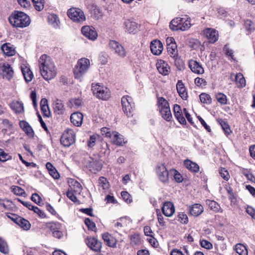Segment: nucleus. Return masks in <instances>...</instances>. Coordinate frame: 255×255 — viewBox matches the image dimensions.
I'll return each mask as SVG.
<instances>
[{
    "instance_id": "1",
    "label": "nucleus",
    "mask_w": 255,
    "mask_h": 255,
    "mask_svg": "<svg viewBox=\"0 0 255 255\" xmlns=\"http://www.w3.org/2000/svg\"><path fill=\"white\" fill-rule=\"evenodd\" d=\"M38 66L42 77L46 81L53 79L57 74V70L51 58L47 54H42L38 59Z\"/></svg>"
},
{
    "instance_id": "2",
    "label": "nucleus",
    "mask_w": 255,
    "mask_h": 255,
    "mask_svg": "<svg viewBox=\"0 0 255 255\" xmlns=\"http://www.w3.org/2000/svg\"><path fill=\"white\" fill-rule=\"evenodd\" d=\"M156 106L161 117L167 122H170L172 118L169 103L163 97L156 96Z\"/></svg>"
},
{
    "instance_id": "3",
    "label": "nucleus",
    "mask_w": 255,
    "mask_h": 255,
    "mask_svg": "<svg viewBox=\"0 0 255 255\" xmlns=\"http://www.w3.org/2000/svg\"><path fill=\"white\" fill-rule=\"evenodd\" d=\"M91 89L94 95L99 99L107 101L111 97L110 90L99 83H93Z\"/></svg>"
},
{
    "instance_id": "4",
    "label": "nucleus",
    "mask_w": 255,
    "mask_h": 255,
    "mask_svg": "<svg viewBox=\"0 0 255 255\" xmlns=\"http://www.w3.org/2000/svg\"><path fill=\"white\" fill-rule=\"evenodd\" d=\"M191 25L190 21L188 20V18L185 19L181 17H176L170 22L169 27L173 31L178 30L184 31L189 28Z\"/></svg>"
},
{
    "instance_id": "5",
    "label": "nucleus",
    "mask_w": 255,
    "mask_h": 255,
    "mask_svg": "<svg viewBox=\"0 0 255 255\" xmlns=\"http://www.w3.org/2000/svg\"><path fill=\"white\" fill-rule=\"evenodd\" d=\"M121 104L123 111L127 117H132L134 108L132 98L128 95L124 96L121 99Z\"/></svg>"
},
{
    "instance_id": "6",
    "label": "nucleus",
    "mask_w": 255,
    "mask_h": 255,
    "mask_svg": "<svg viewBox=\"0 0 255 255\" xmlns=\"http://www.w3.org/2000/svg\"><path fill=\"white\" fill-rule=\"evenodd\" d=\"M155 171L158 179L163 183H168L169 181L168 171L164 164L160 163L155 167Z\"/></svg>"
},
{
    "instance_id": "7",
    "label": "nucleus",
    "mask_w": 255,
    "mask_h": 255,
    "mask_svg": "<svg viewBox=\"0 0 255 255\" xmlns=\"http://www.w3.org/2000/svg\"><path fill=\"white\" fill-rule=\"evenodd\" d=\"M75 141V134L72 129L65 130L60 138L61 144L65 147H69Z\"/></svg>"
},
{
    "instance_id": "8",
    "label": "nucleus",
    "mask_w": 255,
    "mask_h": 255,
    "mask_svg": "<svg viewBox=\"0 0 255 255\" xmlns=\"http://www.w3.org/2000/svg\"><path fill=\"white\" fill-rule=\"evenodd\" d=\"M10 24L16 27H24L29 25L30 17H8Z\"/></svg>"
},
{
    "instance_id": "9",
    "label": "nucleus",
    "mask_w": 255,
    "mask_h": 255,
    "mask_svg": "<svg viewBox=\"0 0 255 255\" xmlns=\"http://www.w3.org/2000/svg\"><path fill=\"white\" fill-rule=\"evenodd\" d=\"M85 242L87 246L94 252H101L102 243L96 238L88 236L85 239Z\"/></svg>"
},
{
    "instance_id": "10",
    "label": "nucleus",
    "mask_w": 255,
    "mask_h": 255,
    "mask_svg": "<svg viewBox=\"0 0 255 255\" xmlns=\"http://www.w3.org/2000/svg\"><path fill=\"white\" fill-rule=\"evenodd\" d=\"M168 54L172 58L179 55L177 46L173 37H168L166 40Z\"/></svg>"
},
{
    "instance_id": "11",
    "label": "nucleus",
    "mask_w": 255,
    "mask_h": 255,
    "mask_svg": "<svg viewBox=\"0 0 255 255\" xmlns=\"http://www.w3.org/2000/svg\"><path fill=\"white\" fill-rule=\"evenodd\" d=\"M101 238L107 246L112 248H117L118 241L112 234L105 232L101 235Z\"/></svg>"
},
{
    "instance_id": "12",
    "label": "nucleus",
    "mask_w": 255,
    "mask_h": 255,
    "mask_svg": "<svg viewBox=\"0 0 255 255\" xmlns=\"http://www.w3.org/2000/svg\"><path fill=\"white\" fill-rule=\"evenodd\" d=\"M0 74L3 78L10 80L13 77L14 71L10 64L7 63H3L0 66Z\"/></svg>"
},
{
    "instance_id": "13",
    "label": "nucleus",
    "mask_w": 255,
    "mask_h": 255,
    "mask_svg": "<svg viewBox=\"0 0 255 255\" xmlns=\"http://www.w3.org/2000/svg\"><path fill=\"white\" fill-rule=\"evenodd\" d=\"M109 46L115 53L121 57L124 58L126 56V51L124 47L116 40H110Z\"/></svg>"
},
{
    "instance_id": "14",
    "label": "nucleus",
    "mask_w": 255,
    "mask_h": 255,
    "mask_svg": "<svg viewBox=\"0 0 255 255\" xmlns=\"http://www.w3.org/2000/svg\"><path fill=\"white\" fill-rule=\"evenodd\" d=\"M203 34L209 43H214L218 40V33L215 29L206 28L203 30Z\"/></svg>"
},
{
    "instance_id": "15",
    "label": "nucleus",
    "mask_w": 255,
    "mask_h": 255,
    "mask_svg": "<svg viewBox=\"0 0 255 255\" xmlns=\"http://www.w3.org/2000/svg\"><path fill=\"white\" fill-rule=\"evenodd\" d=\"M61 225L57 222H50L46 224V227L52 232V235L55 238L59 239L63 236V234L60 230Z\"/></svg>"
},
{
    "instance_id": "16",
    "label": "nucleus",
    "mask_w": 255,
    "mask_h": 255,
    "mask_svg": "<svg viewBox=\"0 0 255 255\" xmlns=\"http://www.w3.org/2000/svg\"><path fill=\"white\" fill-rule=\"evenodd\" d=\"M82 33L89 39L95 40L98 37V33L93 26H84L81 29Z\"/></svg>"
},
{
    "instance_id": "17",
    "label": "nucleus",
    "mask_w": 255,
    "mask_h": 255,
    "mask_svg": "<svg viewBox=\"0 0 255 255\" xmlns=\"http://www.w3.org/2000/svg\"><path fill=\"white\" fill-rule=\"evenodd\" d=\"M189 68L191 71L196 74L201 75L204 73V69L202 64L194 59H190L188 62Z\"/></svg>"
},
{
    "instance_id": "18",
    "label": "nucleus",
    "mask_w": 255,
    "mask_h": 255,
    "mask_svg": "<svg viewBox=\"0 0 255 255\" xmlns=\"http://www.w3.org/2000/svg\"><path fill=\"white\" fill-rule=\"evenodd\" d=\"M150 48L153 55H159L163 50V46L161 41L158 39H154L151 41Z\"/></svg>"
},
{
    "instance_id": "19",
    "label": "nucleus",
    "mask_w": 255,
    "mask_h": 255,
    "mask_svg": "<svg viewBox=\"0 0 255 255\" xmlns=\"http://www.w3.org/2000/svg\"><path fill=\"white\" fill-rule=\"evenodd\" d=\"M161 211L163 214L167 217H171L175 213V207L172 202L165 201L161 207Z\"/></svg>"
},
{
    "instance_id": "20",
    "label": "nucleus",
    "mask_w": 255,
    "mask_h": 255,
    "mask_svg": "<svg viewBox=\"0 0 255 255\" xmlns=\"http://www.w3.org/2000/svg\"><path fill=\"white\" fill-rule=\"evenodd\" d=\"M174 115L178 122L182 125H186L187 123L183 115V112L180 105L175 104L173 107Z\"/></svg>"
},
{
    "instance_id": "21",
    "label": "nucleus",
    "mask_w": 255,
    "mask_h": 255,
    "mask_svg": "<svg viewBox=\"0 0 255 255\" xmlns=\"http://www.w3.org/2000/svg\"><path fill=\"white\" fill-rule=\"evenodd\" d=\"M0 48L3 54L8 57L14 56L16 52L15 47L10 43L2 44Z\"/></svg>"
},
{
    "instance_id": "22",
    "label": "nucleus",
    "mask_w": 255,
    "mask_h": 255,
    "mask_svg": "<svg viewBox=\"0 0 255 255\" xmlns=\"http://www.w3.org/2000/svg\"><path fill=\"white\" fill-rule=\"evenodd\" d=\"M124 28L129 33H135L138 29V24L130 19H126L124 23Z\"/></svg>"
},
{
    "instance_id": "23",
    "label": "nucleus",
    "mask_w": 255,
    "mask_h": 255,
    "mask_svg": "<svg viewBox=\"0 0 255 255\" xmlns=\"http://www.w3.org/2000/svg\"><path fill=\"white\" fill-rule=\"evenodd\" d=\"M156 67L159 73L163 75H168L170 72V67L165 61L159 60L156 63Z\"/></svg>"
},
{
    "instance_id": "24",
    "label": "nucleus",
    "mask_w": 255,
    "mask_h": 255,
    "mask_svg": "<svg viewBox=\"0 0 255 255\" xmlns=\"http://www.w3.org/2000/svg\"><path fill=\"white\" fill-rule=\"evenodd\" d=\"M204 211V208L200 204L195 203L189 207V214L194 217H198Z\"/></svg>"
},
{
    "instance_id": "25",
    "label": "nucleus",
    "mask_w": 255,
    "mask_h": 255,
    "mask_svg": "<svg viewBox=\"0 0 255 255\" xmlns=\"http://www.w3.org/2000/svg\"><path fill=\"white\" fill-rule=\"evenodd\" d=\"M177 91L180 97L184 100H186L188 97L186 88L182 81L180 80L176 84Z\"/></svg>"
},
{
    "instance_id": "26",
    "label": "nucleus",
    "mask_w": 255,
    "mask_h": 255,
    "mask_svg": "<svg viewBox=\"0 0 255 255\" xmlns=\"http://www.w3.org/2000/svg\"><path fill=\"white\" fill-rule=\"evenodd\" d=\"M19 125L28 136L30 138H33L34 136V130L27 122L21 121L19 122Z\"/></svg>"
},
{
    "instance_id": "27",
    "label": "nucleus",
    "mask_w": 255,
    "mask_h": 255,
    "mask_svg": "<svg viewBox=\"0 0 255 255\" xmlns=\"http://www.w3.org/2000/svg\"><path fill=\"white\" fill-rule=\"evenodd\" d=\"M184 165L189 171L194 173H198L200 169L197 163L188 159L184 161Z\"/></svg>"
},
{
    "instance_id": "28",
    "label": "nucleus",
    "mask_w": 255,
    "mask_h": 255,
    "mask_svg": "<svg viewBox=\"0 0 255 255\" xmlns=\"http://www.w3.org/2000/svg\"><path fill=\"white\" fill-rule=\"evenodd\" d=\"M9 107L15 114L23 113L24 111L23 104L21 102L13 101L10 104Z\"/></svg>"
},
{
    "instance_id": "29",
    "label": "nucleus",
    "mask_w": 255,
    "mask_h": 255,
    "mask_svg": "<svg viewBox=\"0 0 255 255\" xmlns=\"http://www.w3.org/2000/svg\"><path fill=\"white\" fill-rule=\"evenodd\" d=\"M21 69L25 82L29 83L31 81L33 78V74L30 68L24 65L21 67Z\"/></svg>"
},
{
    "instance_id": "30",
    "label": "nucleus",
    "mask_w": 255,
    "mask_h": 255,
    "mask_svg": "<svg viewBox=\"0 0 255 255\" xmlns=\"http://www.w3.org/2000/svg\"><path fill=\"white\" fill-rule=\"evenodd\" d=\"M98 150L100 155H108L110 153V149L108 144L105 141H101L98 145Z\"/></svg>"
},
{
    "instance_id": "31",
    "label": "nucleus",
    "mask_w": 255,
    "mask_h": 255,
    "mask_svg": "<svg viewBox=\"0 0 255 255\" xmlns=\"http://www.w3.org/2000/svg\"><path fill=\"white\" fill-rule=\"evenodd\" d=\"M206 204L208 206L209 208L215 213L223 212L220 204L214 200L207 199L206 201Z\"/></svg>"
},
{
    "instance_id": "32",
    "label": "nucleus",
    "mask_w": 255,
    "mask_h": 255,
    "mask_svg": "<svg viewBox=\"0 0 255 255\" xmlns=\"http://www.w3.org/2000/svg\"><path fill=\"white\" fill-rule=\"evenodd\" d=\"M46 168L47 169L49 174L54 179H58L60 178V174L56 168L49 162L46 164Z\"/></svg>"
},
{
    "instance_id": "33",
    "label": "nucleus",
    "mask_w": 255,
    "mask_h": 255,
    "mask_svg": "<svg viewBox=\"0 0 255 255\" xmlns=\"http://www.w3.org/2000/svg\"><path fill=\"white\" fill-rule=\"evenodd\" d=\"M15 220L16 221V224L24 230H29L31 228L30 222L22 217L20 216L19 218Z\"/></svg>"
},
{
    "instance_id": "34",
    "label": "nucleus",
    "mask_w": 255,
    "mask_h": 255,
    "mask_svg": "<svg viewBox=\"0 0 255 255\" xmlns=\"http://www.w3.org/2000/svg\"><path fill=\"white\" fill-rule=\"evenodd\" d=\"M103 167V164L100 160H94L92 161V164H90L88 169L89 170L96 174L97 172L100 171Z\"/></svg>"
},
{
    "instance_id": "35",
    "label": "nucleus",
    "mask_w": 255,
    "mask_h": 255,
    "mask_svg": "<svg viewBox=\"0 0 255 255\" xmlns=\"http://www.w3.org/2000/svg\"><path fill=\"white\" fill-rule=\"evenodd\" d=\"M54 112L58 115H62L65 112V108L62 101L57 99L54 103L53 107Z\"/></svg>"
},
{
    "instance_id": "36",
    "label": "nucleus",
    "mask_w": 255,
    "mask_h": 255,
    "mask_svg": "<svg viewBox=\"0 0 255 255\" xmlns=\"http://www.w3.org/2000/svg\"><path fill=\"white\" fill-rule=\"evenodd\" d=\"M113 143L117 146H123L127 141H125L123 136L117 131L113 132Z\"/></svg>"
},
{
    "instance_id": "37",
    "label": "nucleus",
    "mask_w": 255,
    "mask_h": 255,
    "mask_svg": "<svg viewBox=\"0 0 255 255\" xmlns=\"http://www.w3.org/2000/svg\"><path fill=\"white\" fill-rule=\"evenodd\" d=\"M218 122L221 125L222 128L227 136L231 133L232 130L227 121L222 119H219L218 120Z\"/></svg>"
},
{
    "instance_id": "38",
    "label": "nucleus",
    "mask_w": 255,
    "mask_h": 255,
    "mask_svg": "<svg viewBox=\"0 0 255 255\" xmlns=\"http://www.w3.org/2000/svg\"><path fill=\"white\" fill-rule=\"evenodd\" d=\"M235 81L237 87L239 88H243L246 85L245 78L241 73H237L236 75Z\"/></svg>"
},
{
    "instance_id": "39",
    "label": "nucleus",
    "mask_w": 255,
    "mask_h": 255,
    "mask_svg": "<svg viewBox=\"0 0 255 255\" xmlns=\"http://www.w3.org/2000/svg\"><path fill=\"white\" fill-rule=\"evenodd\" d=\"M90 66L89 59L85 58H81V76L88 71Z\"/></svg>"
},
{
    "instance_id": "40",
    "label": "nucleus",
    "mask_w": 255,
    "mask_h": 255,
    "mask_svg": "<svg viewBox=\"0 0 255 255\" xmlns=\"http://www.w3.org/2000/svg\"><path fill=\"white\" fill-rule=\"evenodd\" d=\"M130 245L132 247L138 246L141 244V240L138 234H134L130 236Z\"/></svg>"
},
{
    "instance_id": "41",
    "label": "nucleus",
    "mask_w": 255,
    "mask_h": 255,
    "mask_svg": "<svg viewBox=\"0 0 255 255\" xmlns=\"http://www.w3.org/2000/svg\"><path fill=\"white\" fill-rule=\"evenodd\" d=\"M235 250L239 255H248L247 248L242 244H237L235 246Z\"/></svg>"
},
{
    "instance_id": "42",
    "label": "nucleus",
    "mask_w": 255,
    "mask_h": 255,
    "mask_svg": "<svg viewBox=\"0 0 255 255\" xmlns=\"http://www.w3.org/2000/svg\"><path fill=\"white\" fill-rule=\"evenodd\" d=\"M241 173L246 177L248 180L255 183V176L252 173L250 169L243 168L241 169Z\"/></svg>"
},
{
    "instance_id": "43",
    "label": "nucleus",
    "mask_w": 255,
    "mask_h": 255,
    "mask_svg": "<svg viewBox=\"0 0 255 255\" xmlns=\"http://www.w3.org/2000/svg\"><path fill=\"white\" fill-rule=\"evenodd\" d=\"M170 173L173 175L175 181L177 183H181L183 181V177L178 171L174 168L170 169Z\"/></svg>"
},
{
    "instance_id": "44",
    "label": "nucleus",
    "mask_w": 255,
    "mask_h": 255,
    "mask_svg": "<svg viewBox=\"0 0 255 255\" xmlns=\"http://www.w3.org/2000/svg\"><path fill=\"white\" fill-rule=\"evenodd\" d=\"M9 250L6 242L1 237H0V252L7 255Z\"/></svg>"
},
{
    "instance_id": "45",
    "label": "nucleus",
    "mask_w": 255,
    "mask_h": 255,
    "mask_svg": "<svg viewBox=\"0 0 255 255\" xmlns=\"http://www.w3.org/2000/svg\"><path fill=\"white\" fill-rule=\"evenodd\" d=\"M215 97L217 101L222 105L227 104L228 99L227 96L223 93L219 92L215 95Z\"/></svg>"
},
{
    "instance_id": "46",
    "label": "nucleus",
    "mask_w": 255,
    "mask_h": 255,
    "mask_svg": "<svg viewBox=\"0 0 255 255\" xmlns=\"http://www.w3.org/2000/svg\"><path fill=\"white\" fill-rule=\"evenodd\" d=\"M201 102L204 104L210 105L212 103V98L210 95L202 93L199 95Z\"/></svg>"
},
{
    "instance_id": "47",
    "label": "nucleus",
    "mask_w": 255,
    "mask_h": 255,
    "mask_svg": "<svg viewBox=\"0 0 255 255\" xmlns=\"http://www.w3.org/2000/svg\"><path fill=\"white\" fill-rule=\"evenodd\" d=\"M68 183L69 186L68 189L78 191V189L80 188V183L76 180L70 178L68 180Z\"/></svg>"
},
{
    "instance_id": "48",
    "label": "nucleus",
    "mask_w": 255,
    "mask_h": 255,
    "mask_svg": "<svg viewBox=\"0 0 255 255\" xmlns=\"http://www.w3.org/2000/svg\"><path fill=\"white\" fill-rule=\"evenodd\" d=\"M80 112H77L73 113L70 116L71 122L75 126H80V117L79 114Z\"/></svg>"
},
{
    "instance_id": "49",
    "label": "nucleus",
    "mask_w": 255,
    "mask_h": 255,
    "mask_svg": "<svg viewBox=\"0 0 255 255\" xmlns=\"http://www.w3.org/2000/svg\"><path fill=\"white\" fill-rule=\"evenodd\" d=\"M84 223L87 227L89 230L96 232L97 227L95 223L90 219L87 218L84 220Z\"/></svg>"
},
{
    "instance_id": "50",
    "label": "nucleus",
    "mask_w": 255,
    "mask_h": 255,
    "mask_svg": "<svg viewBox=\"0 0 255 255\" xmlns=\"http://www.w3.org/2000/svg\"><path fill=\"white\" fill-rule=\"evenodd\" d=\"M174 61V64L178 70H182L184 67V63L181 57L179 55L172 58Z\"/></svg>"
},
{
    "instance_id": "51",
    "label": "nucleus",
    "mask_w": 255,
    "mask_h": 255,
    "mask_svg": "<svg viewBox=\"0 0 255 255\" xmlns=\"http://www.w3.org/2000/svg\"><path fill=\"white\" fill-rule=\"evenodd\" d=\"M12 156L8 153L5 152L2 149L0 148V161L2 162L11 160Z\"/></svg>"
},
{
    "instance_id": "52",
    "label": "nucleus",
    "mask_w": 255,
    "mask_h": 255,
    "mask_svg": "<svg viewBox=\"0 0 255 255\" xmlns=\"http://www.w3.org/2000/svg\"><path fill=\"white\" fill-rule=\"evenodd\" d=\"M100 136L98 134H93L90 135L89 139L87 141V146L89 148H92L96 145V142Z\"/></svg>"
},
{
    "instance_id": "53",
    "label": "nucleus",
    "mask_w": 255,
    "mask_h": 255,
    "mask_svg": "<svg viewBox=\"0 0 255 255\" xmlns=\"http://www.w3.org/2000/svg\"><path fill=\"white\" fill-rule=\"evenodd\" d=\"M219 172L220 176L224 179L225 181H227L230 178V174L225 168L220 167L219 170Z\"/></svg>"
},
{
    "instance_id": "54",
    "label": "nucleus",
    "mask_w": 255,
    "mask_h": 255,
    "mask_svg": "<svg viewBox=\"0 0 255 255\" xmlns=\"http://www.w3.org/2000/svg\"><path fill=\"white\" fill-rule=\"evenodd\" d=\"M177 220L182 224H187L188 223L187 215L183 212H179L177 216Z\"/></svg>"
},
{
    "instance_id": "55",
    "label": "nucleus",
    "mask_w": 255,
    "mask_h": 255,
    "mask_svg": "<svg viewBox=\"0 0 255 255\" xmlns=\"http://www.w3.org/2000/svg\"><path fill=\"white\" fill-rule=\"evenodd\" d=\"M12 192L15 195L18 196H23L25 194L24 189L18 186H12L11 187Z\"/></svg>"
},
{
    "instance_id": "56",
    "label": "nucleus",
    "mask_w": 255,
    "mask_h": 255,
    "mask_svg": "<svg viewBox=\"0 0 255 255\" xmlns=\"http://www.w3.org/2000/svg\"><path fill=\"white\" fill-rule=\"evenodd\" d=\"M156 213L157 216L158 222L160 226L164 227L166 226V222L164 221V217L161 214L159 209H156Z\"/></svg>"
},
{
    "instance_id": "57",
    "label": "nucleus",
    "mask_w": 255,
    "mask_h": 255,
    "mask_svg": "<svg viewBox=\"0 0 255 255\" xmlns=\"http://www.w3.org/2000/svg\"><path fill=\"white\" fill-rule=\"evenodd\" d=\"M48 21L49 24L54 28L59 27L60 20L58 17H48Z\"/></svg>"
},
{
    "instance_id": "58",
    "label": "nucleus",
    "mask_w": 255,
    "mask_h": 255,
    "mask_svg": "<svg viewBox=\"0 0 255 255\" xmlns=\"http://www.w3.org/2000/svg\"><path fill=\"white\" fill-rule=\"evenodd\" d=\"M93 159L94 158L88 154L85 155V156L82 159L83 165L85 167L88 168L90 164H92V161H93Z\"/></svg>"
},
{
    "instance_id": "59",
    "label": "nucleus",
    "mask_w": 255,
    "mask_h": 255,
    "mask_svg": "<svg viewBox=\"0 0 255 255\" xmlns=\"http://www.w3.org/2000/svg\"><path fill=\"white\" fill-rule=\"evenodd\" d=\"M195 84L199 87H203L207 85L206 80L202 78L197 77L194 79Z\"/></svg>"
},
{
    "instance_id": "60",
    "label": "nucleus",
    "mask_w": 255,
    "mask_h": 255,
    "mask_svg": "<svg viewBox=\"0 0 255 255\" xmlns=\"http://www.w3.org/2000/svg\"><path fill=\"white\" fill-rule=\"evenodd\" d=\"M77 192L78 191H74V190L68 189L66 192L67 196L72 201L76 202L78 201V200L76 196Z\"/></svg>"
},
{
    "instance_id": "61",
    "label": "nucleus",
    "mask_w": 255,
    "mask_h": 255,
    "mask_svg": "<svg viewBox=\"0 0 255 255\" xmlns=\"http://www.w3.org/2000/svg\"><path fill=\"white\" fill-rule=\"evenodd\" d=\"M31 200L39 206L41 205L42 201L41 197L37 193H33L31 197Z\"/></svg>"
},
{
    "instance_id": "62",
    "label": "nucleus",
    "mask_w": 255,
    "mask_h": 255,
    "mask_svg": "<svg viewBox=\"0 0 255 255\" xmlns=\"http://www.w3.org/2000/svg\"><path fill=\"white\" fill-rule=\"evenodd\" d=\"M121 196L124 200L127 203H130L132 201L131 195L127 191H122Z\"/></svg>"
},
{
    "instance_id": "63",
    "label": "nucleus",
    "mask_w": 255,
    "mask_h": 255,
    "mask_svg": "<svg viewBox=\"0 0 255 255\" xmlns=\"http://www.w3.org/2000/svg\"><path fill=\"white\" fill-rule=\"evenodd\" d=\"M41 113L44 117L49 118L51 116V113L48 106L40 107Z\"/></svg>"
},
{
    "instance_id": "64",
    "label": "nucleus",
    "mask_w": 255,
    "mask_h": 255,
    "mask_svg": "<svg viewBox=\"0 0 255 255\" xmlns=\"http://www.w3.org/2000/svg\"><path fill=\"white\" fill-rule=\"evenodd\" d=\"M246 212L253 219L255 220V209L251 206H247Z\"/></svg>"
}]
</instances>
